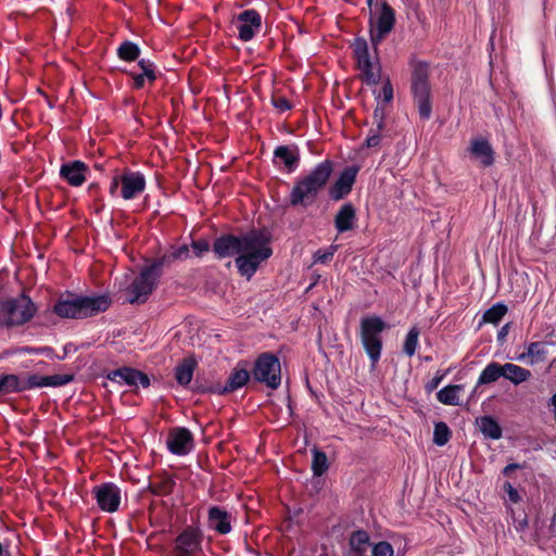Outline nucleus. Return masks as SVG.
<instances>
[{"instance_id": "f257e3e1", "label": "nucleus", "mask_w": 556, "mask_h": 556, "mask_svg": "<svg viewBox=\"0 0 556 556\" xmlns=\"http://www.w3.org/2000/svg\"><path fill=\"white\" fill-rule=\"evenodd\" d=\"M270 233L265 229H252L241 236L223 235L215 239L213 252L218 258H235L236 267L242 277L250 280L273 255Z\"/></svg>"}, {"instance_id": "f03ea898", "label": "nucleus", "mask_w": 556, "mask_h": 556, "mask_svg": "<svg viewBox=\"0 0 556 556\" xmlns=\"http://www.w3.org/2000/svg\"><path fill=\"white\" fill-rule=\"evenodd\" d=\"M111 304L108 294L78 295L68 292L55 301L52 312L63 319H85L108 311Z\"/></svg>"}, {"instance_id": "7ed1b4c3", "label": "nucleus", "mask_w": 556, "mask_h": 556, "mask_svg": "<svg viewBox=\"0 0 556 556\" xmlns=\"http://www.w3.org/2000/svg\"><path fill=\"white\" fill-rule=\"evenodd\" d=\"M332 172L333 162L331 160L318 163L307 175L295 181L290 192V204L304 208L311 206L319 192L327 186Z\"/></svg>"}, {"instance_id": "20e7f679", "label": "nucleus", "mask_w": 556, "mask_h": 556, "mask_svg": "<svg viewBox=\"0 0 556 556\" xmlns=\"http://www.w3.org/2000/svg\"><path fill=\"white\" fill-rule=\"evenodd\" d=\"M388 329L387 323L378 315H367L359 321V339L367 354L371 368L379 363L383 349L382 333Z\"/></svg>"}, {"instance_id": "39448f33", "label": "nucleus", "mask_w": 556, "mask_h": 556, "mask_svg": "<svg viewBox=\"0 0 556 556\" xmlns=\"http://www.w3.org/2000/svg\"><path fill=\"white\" fill-rule=\"evenodd\" d=\"M37 306L29 296L22 293L17 298L0 302V325L16 327L28 323L36 314Z\"/></svg>"}, {"instance_id": "423d86ee", "label": "nucleus", "mask_w": 556, "mask_h": 556, "mask_svg": "<svg viewBox=\"0 0 556 556\" xmlns=\"http://www.w3.org/2000/svg\"><path fill=\"white\" fill-rule=\"evenodd\" d=\"M412 92L421 118L431 115L429 64L424 61H412Z\"/></svg>"}, {"instance_id": "0eeeda50", "label": "nucleus", "mask_w": 556, "mask_h": 556, "mask_svg": "<svg viewBox=\"0 0 556 556\" xmlns=\"http://www.w3.org/2000/svg\"><path fill=\"white\" fill-rule=\"evenodd\" d=\"M352 48L362 81L368 86L378 85L381 79V65L377 50H375V56L371 58L368 42L363 37L355 38Z\"/></svg>"}, {"instance_id": "6e6552de", "label": "nucleus", "mask_w": 556, "mask_h": 556, "mask_svg": "<svg viewBox=\"0 0 556 556\" xmlns=\"http://www.w3.org/2000/svg\"><path fill=\"white\" fill-rule=\"evenodd\" d=\"M395 11L386 1L380 4L379 10L370 9L369 34L374 50L384 40L395 26Z\"/></svg>"}, {"instance_id": "1a4fd4ad", "label": "nucleus", "mask_w": 556, "mask_h": 556, "mask_svg": "<svg viewBox=\"0 0 556 556\" xmlns=\"http://www.w3.org/2000/svg\"><path fill=\"white\" fill-rule=\"evenodd\" d=\"M253 378L267 388L276 390L281 383V365L277 356L271 353L261 354L254 364Z\"/></svg>"}, {"instance_id": "9d476101", "label": "nucleus", "mask_w": 556, "mask_h": 556, "mask_svg": "<svg viewBox=\"0 0 556 556\" xmlns=\"http://www.w3.org/2000/svg\"><path fill=\"white\" fill-rule=\"evenodd\" d=\"M160 277L147 266L142 267L139 275L125 290L126 301L130 304L146 303L155 289Z\"/></svg>"}, {"instance_id": "9b49d317", "label": "nucleus", "mask_w": 556, "mask_h": 556, "mask_svg": "<svg viewBox=\"0 0 556 556\" xmlns=\"http://www.w3.org/2000/svg\"><path fill=\"white\" fill-rule=\"evenodd\" d=\"M74 380V375H52V376H40L38 374L17 376L15 375L14 393L33 390L36 388L45 387H62Z\"/></svg>"}, {"instance_id": "f8f14e48", "label": "nucleus", "mask_w": 556, "mask_h": 556, "mask_svg": "<svg viewBox=\"0 0 556 556\" xmlns=\"http://www.w3.org/2000/svg\"><path fill=\"white\" fill-rule=\"evenodd\" d=\"M92 494L101 510L114 513L118 509L121 504V490L116 484L106 482L97 485L93 488Z\"/></svg>"}, {"instance_id": "ddd939ff", "label": "nucleus", "mask_w": 556, "mask_h": 556, "mask_svg": "<svg viewBox=\"0 0 556 556\" xmlns=\"http://www.w3.org/2000/svg\"><path fill=\"white\" fill-rule=\"evenodd\" d=\"M166 445L168 451L177 456L188 455L193 448V435L185 427H175L169 430Z\"/></svg>"}, {"instance_id": "4468645a", "label": "nucleus", "mask_w": 556, "mask_h": 556, "mask_svg": "<svg viewBox=\"0 0 556 556\" xmlns=\"http://www.w3.org/2000/svg\"><path fill=\"white\" fill-rule=\"evenodd\" d=\"M202 533L199 529L187 527L176 538L175 552L177 556H194L201 551Z\"/></svg>"}, {"instance_id": "2eb2a0df", "label": "nucleus", "mask_w": 556, "mask_h": 556, "mask_svg": "<svg viewBox=\"0 0 556 556\" xmlns=\"http://www.w3.org/2000/svg\"><path fill=\"white\" fill-rule=\"evenodd\" d=\"M238 37L242 41H250L262 27V16L254 9H248L237 16Z\"/></svg>"}, {"instance_id": "dca6fc26", "label": "nucleus", "mask_w": 556, "mask_h": 556, "mask_svg": "<svg viewBox=\"0 0 556 556\" xmlns=\"http://www.w3.org/2000/svg\"><path fill=\"white\" fill-rule=\"evenodd\" d=\"M359 168L355 165L345 167L338 179L329 189V195L333 201L344 199L352 191Z\"/></svg>"}, {"instance_id": "f3484780", "label": "nucleus", "mask_w": 556, "mask_h": 556, "mask_svg": "<svg viewBox=\"0 0 556 556\" xmlns=\"http://www.w3.org/2000/svg\"><path fill=\"white\" fill-rule=\"evenodd\" d=\"M106 378L113 382L124 383L129 387L141 386L148 388L150 386V378L147 374L127 366L110 371Z\"/></svg>"}, {"instance_id": "a211bd4d", "label": "nucleus", "mask_w": 556, "mask_h": 556, "mask_svg": "<svg viewBox=\"0 0 556 556\" xmlns=\"http://www.w3.org/2000/svg\"><path fill=\"white\" fill-rule=\"evenodd\" d=\"M146 185V177L141 172L126 170L122 174L119 195L127 201L136 199L144 191Z\"/></svg>"}, {"instance_id": "6ab92c4d", "label": "nucleus", "mask_w": 556, "mask_h": 556, "mask_svg": "<svg viewBox=\"0 0 556 556\" xmlns=\"http://www.w3.org/2000/svg\"><path fill=\"white\" fill-rule=\"evenodd\" d=\"M90 169L83 161H70L60 167V177L72 187H80L87 180Z\"/></svg>"}, {"instance_id": "aec40b11", "label": "nucleus", "mask_w": 556, "mask_h": 556, "mask_svg": "<svg viewBox=\"0 0 556 556\" xmlns=\"http://www.w3.org/2000/svg\"><path fill=\"white\" fill-rule=\"evenodd\" d=\"M232 516L220 506H211L207 511V527L220 535H226L232 530Z\"/></svg>"}, {"instance_id": "412c9836", "label": "nucleus", "mask_w": 556, "mask_h": 556, "mask_svg": "<svg viewBox=\"0 0 556 556\" xmlns=\"http://www.w3.org/2000/svg\"><path fill=\"white\" fill-rule=\"evenodd\" d=\"M249 380L250 372L245 368H235L230 372L225 386L216 384L213 387L201 389L200 391L216 394L230 393L244 387Z\"/></svg>"}, {"instance_id": "4be33fe9", "label": "nucleus", "mask_w": 556, "mask_h": 556, "mask_svg": "<svg viewBox=\"0 0 556 556\" xmlns=\"http://www.w3.org/2000/svg\"><path fill=\"white\" fill-rule=\"evenodd\" d=\"M274 162L283 165L287 173H293L300 164V150L296 146H278L274 150Z\"/></svg>"}, {"instance_id": "5701e85b", "label": "nucleus", "mask_w": 556, "mask_h": 556, "mask_svg": "<svg viewBox=\"0 0 556 556\" xmlns=\"http://www.w3.org/2000/svg\"><path fill=\"white\" fill-rule=\"evenodd\" d=\"M356 208L348 202L343 204L334 216V227L339 233L354 229L356 225Z\"/></svg>"}, {"instance_id": "b1692460", "label": "nucleus", "mask_w": 556, "mask_h": 556, "mask_svg": "<svg viewBox=\"0 0 556 556\" xmlns=\"http://www.w3.org/2000/svg\"><path fill=\"white\" fill-rule=\"evenodd\" d=\"M469 152L480 161L482 166L488 167L494 163V151L490 142L482 138L472 139Z\"/></svg>"}, {"instance_id": "393cba45", "label": "nucleus", "mask_w": 556, "mask_h": 556, "mask_svg": "<svg viewBox=\"0 0 556 556\" xmlns=\"http://www.w3.org/2000/svg\"><path fill=\"white\" fill-rule=\"evenodd\" d=\"M547 355L546 343L545 342H531L527 345V351L520 354L517 359L521 362H526L530 365L535 363L544 362Z\"/></svg>"}, {"instance_id": "a878e982", "label": "nucleus", "mask_w": 556, "mask_h": 556, "mask_svg": "<svg viewBox=\"0 0 556 556\" xmlns=\"http://www.w3.org/2000/svg\"><path fill=\"white\" fill-rule=\"evenodd\" d=\"M503 377L508 379L514 384L522 383L529 380L531 377V371L529 369L511 363H506L503 365Z\"/></svg>"}, {"instance_id": "bb28decb", "label": "nucleus", "mask_w": 556, "mask_h": 556, "mask_svg": "<svg viewBox=\"0 0 556 556\" xmlns=\"http://www.w3.org/2000/svg\"><path fill=\"white\" fill-rule=\"evenodd\" d=\"M463 390L462 384H448L437 393V399L444 405L456 406L460 404L459 394Z\"/></svg>"}, {"instance_id": "cd10ccee", "label": "nucleus", "mask_w": 556, "mask_h": 556, "mask_svg": "<svg viewBox=\"0 0 556 556\" xmlns=\"http://www.w3.org/2000/svg\"><path fill=\"white\" fill-rule=\"evenodd\" d=\"M349 549L367 554L370 545V535L366 530L359 529L353 531L349 536Z\"/></svg>"}, {"instance_id": "c85d7f7f", "label": "nucleus", "mask_w": 556, "mask_h": 556, "mask_svg": "<svg viewBox=\"0 0 556 556\" xmlns=\"http://www.w3.org/2000/svg\"><path fill=\"white\" fill-rule=\"evenodd\" d=\"M480 431L485 438L497 440L502 437V427L491 416H483L477 420Z\"/></svg>"}, {"instance_id": "c756f323", "label": "nucleus", "mask_w": 556, "mask_h": 556, "mask_svg": "<svg viewBox=\"0 0 556 556\" xmlns=\"http://www.w3.org/2000/svg\"><path fill=\"white\" fill-rule=\"evenodd\" d=\"M374 117L377 121L376 127L370 128L369 134L366 138L367 148H377L381 142V130L383 129V112L382 110L376 109Z\"/></svg>"}, {"instance_id": "7c9ffc66", "label": "nucleus", "mask_w": 556, "mask_h": 556, "mask_svg": "<svg viewBox=\"0 0 556 556\" xmlns=\"http://www.w3.org/2000/svg\"><path fill=\"white\" fill-rule=\"evenodd\" d=\"M507 311L508 308L504 303H495L483 313L480 326L482 324L497 325L502 320V318L507 314Z\"/></svg>"}, {"instance_id": "2f4dec72", "label": "nucleus", "mask_w": 556, "mask_h": 556, "mask_svg": "<svg viewBox=\"0 0 556 556\" xmlns=\"http://www.w3.org/2000/svg\"><path fill=\"white\" fill-rule=\"evenodd\" d=\"M503 365L492 362L485 366L481 371L478 384H489L495 382L498 378L503 377Z\"/></svg>"}, {"instance_id": "473e14b6", "label": "nucleus", "mask_w": 556, "mask_h": 556, "mask_svg": "<svg viewBox=\"0 0 556 556\" xmlns=\"http://www.w3.org/2000/svg\"><path fill=\"white\" fill-rule=\"evenodd\" d=\"M195 363L192 359H185L175 368V378L180 386L191 382Z\"/></svg>"}, {"instance_id": "72a5a7b5", "label": "nucleus", "mask_w": 556, "mask_h": 556, "mask_svg": "<svg viewBox=\"0 0 556 556\" xmlns=\"http://www.w3.org/2000/svg\"><path fill=\"white\" fill-rule=\"evenodd\" d=\"M117 55L123 61L132 62L139 58L140 48L137 43L125 40L117 48Z\"/></svg>"}, {"instance_id": "f704fd0d", "label": "nucleus", "mask_w": 556, "mask_h": 556, "mask_svg": "<svg viewBox=\"0 0 556 556\" xmlns=\"http://www.w3.org/2000/svg\"><path fill=\"white\" fill-rule=\"evenodd\" d=\"M313 459H312V470L314 476L320 477L323 476L329 468L328 458L326 453L314 448L312 451Z\"/></svg>"}, {"instance_id": "c9c22d12", "label": "nucleus", "mask_w": 556, "mask_h": 556, "mask_svg": "<svg viewBox=\"0 0 556 556\" xmlns=\"http://www.w3.org/2000/svg\"><path fill=\"white\" fill-rule=\"evenodd\" d=\"M418 338H419V330L417 327H413L408 330L405 341L403 344V352L412 357L415 355L416 350L418 348Z\"/></svg>"}, {"instance_id": "e433bc0d", "label": "nucleus", "mask_w": 556, "mask_h": 556, "mask_svg": "<svg viewBox=\"0 0 556 556\" xmlns=\"http://www.w3.org/2000/svg\"><path fill=\"white\" fill-rule=\"evenodd\" d=\"M175 260L170 251L163 254L161 257L153 260L150 264L146 265L149 269H151L154 274H157V277H161L162 270L164 267H169Z\"/></svg>"}, {"instance_id": "4c0bfd02", "label": "nucleus", "mask_w": 556, "mask_h": 556, "mask_svg": "<svg viewBox=\"0 0 556 556\" xmlns=\"http://www.w3.org/2000/svg\"><path fill=\"white\" fill-rule=\"evenodd\" d=\"M451 439V430L447 425L443 421H439L434 425L433 431V443L438 446L445 445Z\"/></svg>"}, {"instance_id": "58836bf2", "label": "nucleus", "mask_w": 556, "mask_h": 556, "mask_svg": "<svg viewBox=\"0 0 556 556\" xmlns=\"http://www.w3.org/2000/svg\"><path fill=\"white\" fill-rule=\"evenodd\" d=\"M371 556H394V549L389 542L380 541L372 544Z\"/></svg>"}, {"instance_id": "ea45409f", "label": "nucleus", "mask_w": 556, "mask_h": 556, "mask_svg": "<svg viewBox=\"0 0 556 556\" xmlns=\"http://www.w3.org/2000/svg\"><path fill=\"white\" fill-rule=\"evenodd\" d=\"M337 249V245H330L327 250H317L314 253V263L327 264L332 260Z\"/></svg>"}, {"instance_id": "a19ab883", "label": "nucleus", "mask_w": 556, "mask_h": 556, "mask_svg": "<svg viewBox=\"0 0 556 556\" xmlns=\"http://www.w3.org/2000/svg\"><path fill=\"white\" fill-rule=\"evenodd\" d=\"M139 67L142 70V75L147 77L150 83H153L156 79L155 75V65L149 59H141L138 62Z\"/></svg>"}, {"instance_id": "79ce46f5", "label": "nucleus", "mask_w": 556, "mask_h": 556, "mask_svg": "<svg viewBox=\"0 0 556 556\" xmlns=\"http://www.w3.org/2000/svg\"><path fill=\"white\" fill-rule=\"evenodd\" d=\"M15 375L0 376V394L14 393Z\"/></svg>"}, {"instance_id": "37998d69", "label": "nucleus", "mask_w": 556, "mask_h": 556, "mask_svg": "<svg viewBox=\"0 0 556 556\" xmlns=\"http://www.w3.org/2000/svg\"><path fill=\"white\" fill-rule=\"evenodd\" d=\"M173 257L176 261H184L189 256V248L186 244H182L178 248H174L170 250Z\"/></svg>"}, {"instance_id": "c03bdc74", "label": "nucleus", "mask_w": 556, "mask_h": 556, "mask_svg": "<svg viewBox=\"0 0 556 556\" xmlns=\"http://www.w3.org/2000/svg\"><path fill=\"white\" fill-rule=\"evenodd\" d=\"M191 247H192L193 252L198 256H201L203 253H205L210 250V244L206 240L193 241Z\"/></svg>"}, {"instance_id": "a18cd8bd", "label": "nucleus", "mask_w": 556, "mask_h": 556, "mask_svg": "<svg viewBox=\"0 0 556 556\" xmlns=\"http://www.w3.org/2000/svg\"><path fill=\"white\" fill-rule=\"evenodd\" d=\"M379 97H381L386 102H390L393 99V88L389 78L383 84Z\"/></svg>"}, {"instance_id": "49530a36", "label": "nucleus", "mask_w": 556, "mask_h": 556, "mask_svg": "<svg viewBox=\"0 0 556 556\" xmlns=\"http://www.w3.org/2000/svg\"><path fill=\"white\" fill-rule=\"evenodd\" d=\"M273 104L276 109L281 112L288 111L291 109L290 102L285 97H275L273 98Z\"/></svg>"}, {"instance_id": "de8ad7c7", "label": "nucleus", "mask_w": 556, "mask_h": 556, "mask_svg": "<svg viewBox=\"0 0 556 556\" xmlns=\"http://www.w3.org/2000/svg\"><path fill=\"white\" fill-rule=\"evenodd\" d=\"M118 188L122 189V175H116L112 178L110 184V194L116 195Z\"/></svg>"}, {"instance_id": "09e8293b", "label": "nucleus", "mask_w": 556, "mask_h": 556, "mask_svg": "<svg viewBox=\"0 0 556 556\" xmlns=\"http://www.w3.org/2000/svg\"><path fill=\"white\" fill-rule=\"evenodd\" d=\"M504 489L511 502L517 503L520 500L518 491L510 483H505Z\"/></svg>"}, {"instance_id": "8fccbe9b", "label": "nucleus", "mask_w": 556, "mask_h": 556, "mask_svg": "<svg viewBox=\"0 0 556 556\" xmlns=\"http://www.w3.org/2000/svg\"><path fill=\"white\" fill-rule=\"evenodd\" d=\"M445 374L437 372V375L431 379V381L427 384L428 391H432L439 387L441 381L443 380Z\"/></svg>"}, {"instance_id": "3c124183", "label": "nucleus", "mask_w": 556, "mask_h": 556, "mask_svg": "<svg viewBox=\"0 0 556 556\" xmlns=\"http://www.w3.org/2000/svg\"><path fill=\"white\" fill-rule=\"evenodd\" d=\"M510 327H511V326H510V323H506V324H505V325H503V326L501 327V329L498 330V332H497V341H498L501 344H503V343L505 342L506 337H507V334H508V332H509V330H510Z\"/></svg>"}, {"instance_id": "603ef678", "label": "nucleus", "mask_w": 556, "mask_h": 556, "mask_svg": "<svg viewBox=\"0 0 556 556\" xmlns=\"http://www.w3.org/2000/svg\"><path fill=\"white\" fill-rule=\"evenodd\" d=\"M134 79V87L137 89H141L144 86L147 77L140 74H131Z\"/></svg>"}, {"instance_id": "864d4df0", "label": "nucleus", "mask_w": 556, "mask_h": 556, "mask_svg": "<svg viewBox=\"0 0 556 556\" xmlns=\"http://www.w3.org/2000/svg\"><path fill=\"white\" fill-rule=\"evenodd\" d=\"M49 348H31V346H24L21 349V352L27 353V354H40L46 351H50Z\"/></svg>"}, {"instance_id": "5fc2aeb1", "label": "nucleus", "mask_w": 556, "mask_h": 556, "mask_svg": "<svg viewBox=\"0 0 556 556\" xmlns=\"http://www.w3.org/2000/svg\"><path fill=\"white\" fill-rule=\"evenodd\" d=\"M528 518L525 516L522 519L516 522L515 528L518 532H522L528 528Z\"/></svg>"}, {"instance_id": "6e6d98bb", "label": "nucleus", "mask_w": 556, "mask_h": 556, "mask_svg": "<svg viewBox=\"0 0 556 556\" xmlns=\"http://www.w3.org/2000/svg\"><path fill=\"white\" fill-rule=\"evenodd\" d=\"M518 468H522V466L520 464H516V463H513V464H508L507 466L504 467L503 469V473L505 476H508L510 475L515 469H518Z\"/></svg>"}, {"instance_id": "4d7b16f0", "label": "nucleus", "mask_w": 556, "mask_h": 556, "mask_svg": "<svg viewBox=\"0 0 556 556\" xmlns=\"http://www.w3.org/2000/svg\"><path fill=\"white\" fill-rule=\"evenodd\" d=\"M345 556H366V554L348 549Z\"/></svg>"}, {"instance_id": "13d9d810", "label": "nucleus", "mask_w": 556, "mask_h": 556, "mask_svg": "<svg viewBox=\"0 0 556 556\" xmlns=\"http://www.w3.org/2000/svg\"><path fill=\"white\" fill-rule=\"evenodd\" d=\"M366 3L369 8H371L374 4V0H366Z\"/></svg>"}, {"instance_id": "bf43d9fd", "label": "nucleus", "mask_w": 556, "mask_h": 556, "mask_svg": "<svg viewBox=\"0 0 556 556\" xmlns=\"http://www.w3.org/2000/svg\"><path fill=\"white\" fill-rule=\"evenodd\" d=\"M2 554H3V546H2V544L0 543V556H2Z\"/></svg>"}, {"instance_id": "052dcab7", "label": "nucleus", "mask_w": 556, "mask_h": 556, "mask_svg": "<svg viewBox=\"0 0 556 556\" xmlns=\"http://www.w3.org/2000/svg\"><path fill=\"white\" fill-rule=\"evenodd\" d=\"M166 484H173V480H168Z\"/></svg>"}]
</instances>
